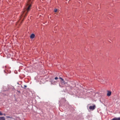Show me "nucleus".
<instances>
[{"label":"nucleus","instance_id":"nucleus-13","mask_svg":"<svg viewBox=\"0 0 120 120\" xmlns=\"http://www.w3.org/2000/svg\"><path fill=\"white\" fill-rule=\"evenodd\" d=\"M4 115V116H5V114H4V115Z\"/></svg>","mask_w":120,"mask_h":120},{"label":"nucleus","instance_id":"nucleus-6","mask_svg":"<svg viewBox=\"0 0 120 120\" xmlns=\"http://www.w3.org/2000/svg\"><path fill=\"white\" fill-rule=\"evenodd\" d=\"M5 117L4 116L0 117V120H5Z\"/></svg>","mask_w":120,"mask_h":120},{"label":"nucleus","instance_id":"nucleus-1","mask_svg":"<svg viewBox=\"0 0 120 120\" xmlns=\"http://www.w3.org/2000/svg\"><path fill=\"white\" fill-rule=\"evenodd\" d=\"M32 3L31 0H29L27 2L26 6L22 11V14L20 17V19H22V17H24L22 19H21L22 21L28 12L30 10V7L31 6Z\"/></svg>","mask_w":120,"mask_h":120},{"label":"nucleus","instance_id":"nucleus-9","mask_svg":"<svg viewBox=\"0 0 120 120\" xmlns=\"http://www.w3.org/2000/svg\"><path fill=\"white\" fill-rule=\"evenodd\" d=\"M57 9H55L54 10V11L55 12H57Z\"/></svg>","mask_w":120,"mask_h":120},{"label":"nucleus","instance_id":"nucleus-12","mask_svg":"<svg viewBox=\"0 0 120 120\" xmlns=\"http://www.w3.org/2000/svg\"><path fill=\"white\" fill-rule=\"evenodd\" d=\"M58 79V78L57 77H56L55 78V80H57Z\"/></svg>","mask_w":120,"mask_h":120},{"label":"nucleus","instance_id":"nucleus-14","mask_svg":"<svg viewBox=\"0 0 120 120\" xmlns=\"http://www.w3.org/2000/svg\"><path fill=\"white\" fill-rule=\"evenodd\" d=\"M89 105H87V107H89Z\"/></svg>","mask_w":120,"mask_h":120},{"label":"nucleus","instance_id":"nucleus-4","mask_svg":"<svg viewBox=\"0 0 120 120\" xmlns=\"http://www.w3.org/2000/svg\"><path fill=\"white\" fill-rule=\"evenodd\" d=\"M34 34H32L30 36V38H31L33 39L34 38Z\"/></svg>","mask_w":120,"mask_h":120},{"label":"nucleus","instance_id":"nucleus-2","mask_svg":"<svg viewBox=\"0 0 120 120\" xmlns=\"http://www.w3.org/2000/svg\"><path fill=\"white\" fill-rule=\"evenodd\" d=\"M96 108V106L95 105L93 106H90L89 107V108L90 110H94Z\"/></svg>","mask_w":120,"mask_h":120},{"label":"nucleus","instance_id":"nucleus-3","mask_svg":"<svg viewBox=\"0 0 120 120\" xmlns=\"http://www.w3.org/2000/svg\"><path fill=\"white\" fill-rule=\"evenodd\" d=\"M107 93V95L108 96H110L111 94V92L110 91H108Z\"/></svg>","mask_w":120,"mask_h":120},{"label":"nucleus","instance_id":"nucleus-11","mask_svg":"<svg viewBox=\"0 0 120 120\" xmlns=\"http://www.w3.org/2000/svg\"><path fill=\"white\" fill-rule=\"evenodd\" d=\"M6 117H7V118H11V117H10V116H7Z\"/></svg>","mask_w":120,"mask_h":120},{"label":"nucleus","instance_id":"nucleus-8","mask_svg":"<svg viewBox=\"0 0 120 120\" xmlns=\"http://www.w3.org/2000/svg\"><path fill=\"white\" fill-rule=\"evenodd\" d=\"M27 87V86L25 85H24V87H22L23 88L25 89Z\"/></svg>","mask_w":120,"mask_h":120},{"label":"nucleus","instance_id":"nucleus-7","mask_svg":"<svg viewBox=\"0 0 120 120\" xmlns=\"http://www.w3.org/2000/svg\"><path fill=\"white\" fill-rule=\"evenodd\" d=\"M59 79H61V80L62 81H61V82H62V83L64 84L65 83V82L64 81V80L63 79H62V78H61V77H60L59 78Z\"/></svg>","mask_w":120,"mask_h":120},{"label":"nucleus","instance_id":"nucleus-10","mask_svg":"<svg viewBox=\"0 0 120 120\" xmlns=\"http://www.w3.org/2000/svg\"><path fill=\"white\" fill-rule=\"evenodd\" d=\"M3 115V114L0 111V116H2Z\"/></svg>","mask_w":120,"mask_h":120},{"label":"nucleus","instance_id":"nucleus-5","mask_svg":"<svg viewBox=\"0 0 120 120\" xmlns=\"http://www.w3.org/2000/svg\"><path fill=\"white\" fill-rule=\"evenodd\" d=\"M111 120H120V118H117L115 117L112 119Z\"/></svg>","mask_w":120,"mask_h":120}]
</instances>
